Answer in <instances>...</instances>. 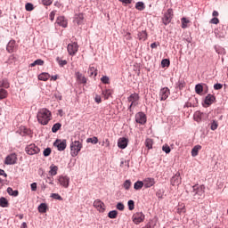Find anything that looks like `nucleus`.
I'll return each instance as SVG.
<instances>
[{"instance_id": "obj_45", "label": "nucleus", "mask_w": 228, "mask_h": 228, "mask_svg": "<svg viewBox=\"0 0 228 228\" xmlns=\"http://www.w3.org/2000/svg\"><path fill=\"white\" fill-rule=\"evenodd\" d=\"M131 180H126L123 183V188H125V190H129L131 188Z\"/></svg>"}, {"instance_id": "obj_55", "label": "nucleus", "mask_w": 228, "mask_h": 228, "mask_svg": "<svg viewBox=\"0 0 228 228\" xmlns=\"http://www.w3.org/2000/svg\"><path fill=\"white\" fill-rule=\"evenodd\" d=\"M95 102H97V104H101L102 102V100L101 99V95L96 94L95 98H94Z\"/></svg>"}, {"instance_id": "obj_30", "label": "nucleus", "mask_w": 228, "mask_h": 228, "mask_svg": "<svg viewBox=\"0 0 228 228\" xmlns=\"http://www.w3.org/2000/svg\"><path fill=\"white\" fill-rule=\"evenodd\" d=\"M38 212L39 213H47V204L45 203H41L38 206Z\"/></svg>"}, {"instance_id": "obj_48", "label": "nucleus", "mask_w": 228, "mask_h": 228, "mask_svg": "<svg viewBox=\"0 0 228 228\" xmlns=\"http://www.w3.org/2000/svg\"><path fill=\"white\" fill-rule=\"evenodd\" d=\"M210 129L212 131H216V129H218V122H216V120H213V122L211 123Z\"/></svg>"}, {"instance_id": "obj_43", "label": "nucleus", "mask_w": 228, "mask_h": 228, "mask_svg": "<svg viewBox=\"0 0 228 228\" xmlns=\"http://www.w3.org/2000/svg\"><path fill=\"white\" fill-rule=\"evenodd\" d=\"M215 49H216V52L217 53V54H225V48L220 47V46H216Z\"/></svg>"}, {"instance_id": "obj_34", "label": "nucleus", "mask_w": 228, "mask_h": 228, "mask_svg": "<svg viewBox=\"0 0 228 228\" xmlns=\"http://www.w3.org/2000/svg\"><path fill=\"white\" fill-rule=\"evenodd\" d=\"M7 193L12 195V197H18L19 196V191H13L12 187L7 188Z\"/></svg>"}, {"instance_id": "obj_49", "label": "nucleus", "mask_w": 228, "mask_h": 228, "mask_svg": "<svg viewBox=\"0 0 228 228\" xmlns=\"http://www.w3.org/2000/svg\"><path fill=\"white\" fill-rule=\"evenodd\" d=\"M0 88H10V83L7 80H3Z\"/></svg>"}, {"instance_id": "obj_15", "label": "nucleus", "mask_w": 228, "mask_h": 228, "mask_svg": "<svg viewBox=\"0 0 228 228\" xmlns=\"http://www.w3.org/2000/svg\"><path fill=\"white\" fill-rule=\"evenodd\" d=\"M58 181L61 186L67 188L69 186V183H70V178H69V176L61 175L59 176Z\"/></svg>"}, {"instance_id": "obj_44", "label": "nucleus", "mask_w": 228, "mask_h": 228, "mask_svg": "<svg viewBox=\"0 0 228 228\" xmlns=\"http://www.w3.org/2000/svg\"><path fill=\"white\" fill-rule=\"evenodd\" d=\"M56 61L58 62L60 67H65V65H67V61L66 60H61V59H60V57L56 58Z\"/></svg>"}, {"instance_id": "obj_18", "label": "nucleus", "mask_w": 228, "mask_h": 228, "mask_svg": "<svg viewBox=\"0 0 228 228\" xmlns=\"http://www.w3.org/2000/svg\"><path fill=\"white\" fill-rule=\"evenodd\" d=\"M84 20H85V14H83V13L75 14L74 22H76V24H77V26H81V24H83Z\"/></svg>"}, {"instance_id": "obj_31", "label": "nucleus", "mask_w": 228, "mask_h": 228, "mask_svg": "<svg viewBox=\"0 0 228 228\" xmlns=\"http://www.w3.org/2000/svg\"><path fill=\"white\" fill-rule=\"evenodd\" d=\"M6 97H8V91L0 87V100L6 99Z\"/></svg>"}, {"instance_id": "obj_29", "label": "nucleus", "mask_w": 228, "mask_h": 228, "mask_svg": "<svg viewBox=\"0 0 228 228\" xmlns=\"http://www.w3.org/2000/svg\"><path fill=\"white\" fill-rule=\"evenodd\" d=\"M195 92L198 94V95L202 94V92H204V86H202V84H198L195 86Z\"/></svg>"}, {"instance_id": "obj_5", "label": "nucleus", "mask_w": 228, "mask_h": 228, "mask_svg": "<svg viewBox=\"0 0 228 228\" xmlns=\"http://www.w3.org/2000/svg\"><path fill=\"white\" fill-rule=\"evenodd\" d=\"M93 206L97 209V211H99V213H104V211H106V206L101 200H95Z\"/></svg>"}, {"instance_id": "obj_9", "label": "nucleus", "mask_w": 228, "mask_h": 228, "mask_svg": "<svg viewBox=\"0 0 228 228\" xmlns=\"http://www.w3.org/2000/svg\"><path fill=\"white\" fill-rule=\"evenodd\" d=\"M135 122L137 124H141L142 126H143V124H146V122H147V116H145V113L138 112L135 115Z\"/></svg>"}, {"instance_id": "obj_39", "label": "nucleus", "mask_w": 228, "mask_h": 228, "mask_svg": "<svg viewBox=\"0 0 228 228\" xmlns=\"http://www.w3.org/2000/svg\"><path fill=\"white\" fill-rule=\"evenodd\" d=\"M0 206L1 208H8V200L6 198H1L0 199Z\"/></svg>"}, {"instance_id": "obj_41", "label": "nucleus", "mask_w": 228, "mask_h": 228, "mask_svg": "<svg viewBox=\"0 0 228 228\" xmlns=\"http://www.w3.org/2000/svg\"><path fill=\"white\" fill-rule=\"evenodd\" d=\"M86 142H87V143H94L95 145V144L98 143L99 139L96 136H94V137H92V138H87Z\"/></svg>"}, {"instance_id": "obj_21", "label": "nucleus", "mask_w": 228, "mask_h": 228, "mask_svg": "<svg viewBox=\"0 0 228 228\" xmlns=\"http://www.w3.org/2000/svg\"><path fill=\"white\" fill-rule=\"evenodd\" d=\"M213 102H215V96L213 94H208L205 98V104H207L208 106H211V104H213Z\"/></svg>"}, {"instance_id": "obj_28", "label": "nucleus", "mask_w": 228, "mask_h": 228, "mask_svg": "<svg viewBox=\"0 0 228 228\" xmlns=\"http://www.w3.org/2000/svg\"><path fill=\"white\" fill-rule=\"evenodd\" d=\"M49 174L50 175H56L58 174V166L51 165Z\"/></svg>"}, {"instance_id": "obj_51", "label": "nucleus", "mask_w": 228, "mask_h": 228, "mask_svg": "<svg viewBox=\"0 0 228 228\" xmlns=\"http://www.w3.org/2000/svg\"><path fill=\"white\" fill-rule=\"evenodd\" d=\"M162 151L166 152V154H170V146L167 144L162 146Z\"/></svg>"}, {"instance_id": "obj_58", "label": "nucleus", "mask_w": 228, "mask_h": 228, "mask_svg": "<svg viewBox=\"0 0 228 228\" xmlns=\"http://www.w3.org/2000/svg\"><path fill=\"white\" fill-rule=\"evenodd\" d=\"M125 206L122 203H118L117 204V209L119 211H124Z\"/></svg>"}, {"instance_id": "obj_2", "label": "nucleus", "mask_w": 228, "mask_h": 228, "mask_svg": "<svg viewBox=\"0 0 228 228\" xmlns=\"http://www.w3.org/2000/svg\"><path fill=\"white\" fill-rule=\"evenodd\" d=\"M81 149H83V143L79 141H74L70 144V154L72 158H76L77 154L81 151Z\"/></svg>"}, {"instance_id": "obj_11", "label": "nucleus", "mask_w": 228, "mask_h": 228, "mask_svg": "<svg viewBox=\"0 0 228 228\" xmlns=\"http://www.w3.org/2000/svg\"><path fill=\"white\" fill-rule=\"evenodd\" d=\"M17 163V154L12 153L5 158V165H15Z\"/></svg>"}, {"instance_id": "obj_53", "label": "nucleus", "mask_w": 228, "mask_h": 228, "mask_svg": "<svg viewBox=\"0 0 228 228\" xmlns=\"http://www.w3.org/2000/svg\"><path fill=\"white\" fill-rule=\"evenodd\" d=\"M51 148H46L44 151H43V154L45 158H47V156H51Z\"/></svg>"}, {"instance_id": "obj_64", "label": "nucleus", "mask_w": 228, "mask_h": 228, "mask_svg": "<svg viewBox=\"0 0 228 228\" xmlns=\"http://www.w3.org/2000/svg\"><path fill=\"white\" fill-rule=\"evenodd\" d=\"M106 145V147H110V139H105L103 142H102V145Z\"/></svg>"}, {"instance_id": "obj_32", "label": "nucleus", "mask_w": 228, "mask_h": 228, "mask_svg": "<svg viewBox=\"0 0 228 228\" xmlns=\"http://www.w3.org/2000/svg\"><path fill=\"white\" fill-rule=\"evenodd\" d=\"M136 10H139V12H143L145 10V4L143 2H137L135 4Z\"/></svg>"}, {"instance_id": "obj_36", "label": "nucleus", "mask_w": 228, "mask_h": 228, "mask_svg": "<svg viewBox=\"0 0 228 228\" xmlns=\"http://www.w3.org/2000/svg\"><path fill=\"white\" fill-rule=\"evenodd\" d=\"M61 129V123H56L52 127V132L53 133H58Z\"/></svg>"}, {"instance_id": "obj_63", "label": "nucleus", "mask_w": 228, "mask_h": 228, "mask_svg": "<svg viewBox=\"0 0 228 228\" xmlns=\"http://www.w3.org/2000/svg\"><path fill=\"white\" fill-rule=\"evenodd\" d=\"M56 15V12L53 11L51 13H50V20H54V17Z\"/></svg>"}, {"instance_id": "obj_47", "label": "nucleus", "mask_w": 228, "mask_h": 228, "mask_svg": "<svg viewBox=\"0 0 228 228\" xmlns=\"http://www.w3.org/2000/svg\"><path fill=\"white\" fill-rule=\"evenodd\" d=\"M25 9L27 12H33V10H35V7L33 6V4L28 3L25 5Z\"/></svg>"}, {"instance_id": "obj_20", "label": "nucleus", "mask_w": 228, "mask_h": 228, "mask_svg": "<svg viewBox=\"0 0 228 228\" xmlns=\"http://www.w3.org/2000/svg\"><path fill=\"white\" fill-rule=\"evenodd\" d=\"M15 40H11L6 46V51L9 53H15Z\"/></svg>"}, {"instance_id": "obj_60", "label": "nucleus", "mask_w": 228, "mask_h": 228, "mask_svg": "<svg viewBox=\"0 0 228 228\" xmlns=\"http://www.w3.org/2000/svg\"><path fill=\"white\" fill-rule=\"evenodd\" d=\"M124 165L127 166V168H129V161L127 160H122L120 162V167H124Z\"/></svg>"}, {"instance_id": "obj_4", "label": "nucleus", "mask_w": 228, "mask_h": 228, "mask_svg": "<svg viewBox=\"0 0 228 228\" xmlns=\"http://www.w3.org/2000/svg\"><path fill=\"white\" fill-rule=\"evenodd\" d=\"M128 102H131L129 106V110L133 108V106H138V101H140V95L136 93L132 94L128 98H127Z\"/></svg>"}, {"instance_id": "obj_27", "label": "nucleus", "mask_w": 228, "mask_h": 228, "mask_svg": "<svg viewBox=\"0 0 228 228\" xmlns=\"http://www.w3.org/2000/svg\"><path fill=\"white\" fill-rule=\"evenodd\" d=\"M87 72L90 77L92 76H94V77H97V69L94 66H90Z\"/></svg>"}, {"instance_id": "obj_16", "label": "nucleus", "mask_w": 228, "mask_h": 228, "mask_svg": "<svg viewBox=\"0 0 228 228\" xmlns=\"http://www.w3.org/2000/svg\"><path fill=\"white\" fill-rule=\"evenodd\" d=\"M127 143H129V140L126 137H120L118 140V147L119 149H126V147H127Z\"/></svg>"}, {"instance_id": "obj_57", "label": "nucleus", "mask_w": 228, "mask_h": 228, "mask_svg": "<svg viewBox=\"0 0 228 228\" xmlns=\"http://www.w3.org/2000/svg\"><path fill=\"white\" fill-rule=\"evenodd\" d=\"M52 197L53 199H56L57 200H62L61 196H60V194H58V193H53Z\"/></svg>"}, {"instance_id": "obj_50", "label": "nucleus", "mask_w": 228, "mask_h": 228, "mask_svg": "<svg viewBox=\"0 0 228 228\" xmlns=\"http://www.w3.org/2000/svg\"><path fill=\"white\" fill-rule=\"evenodd\" d=\"M128 209L129 211L134 209V201L133 200H128Z\"/></svg>"}, {"instance_id": "obj_25", "label": "nucleus", "mask_w": 228, "mask_h": 228, "mask_svg": "<svg viewBox=\"0 0 228 228\" xmlns=\"http://www.w3.org/2000/svg\"><path fill=\"white\" fill-rule=\"evenodd\" d=\"M200 149H202V146H200V145H196L192 148V150H191L192 158L199 156V151H200Z\"/></svg>"}, {"instance_id": "obj_7", "label": "nucleus", "mask_w": 228, "mask_h": 228, "mask_svg": "<svg viewBox=\"0 0 228 228\" xmlns=\"http://www.w3.org/2000/svg\"><path fill=\"white\" fill-rule=\"evenodd\" d=\"M132 220L134 224H136L138 225V224H142V222L145 220V215H143V213L142 212H137L133 215Z\"/></svg>"}, {"instance_id": "obj_54", "label": "nucleus", "mask_w": 228, "mask_h": 228, "mask_svg": "<svg viewBox=\"0 0 228 228\" xmlns=\"http://www.w3.org/2000/svg\"><path fill=\"white\" fill-rule=\"evenodd\" d=\"M44 6H51L53 4V0H42Z\"/></svg>"}, {"instance_id": "obj_42", "label": "nucleus", "mask_w": 228, "mask_h": 228, "mask_svg": "<svg viewBox=\"0 0 228 228\" xmlns=\"http://www.w3.org/2000/svg\"><path fill=\"white\" fill-rule=\"evenodd\" d=\"M37 65H44V61L41 59L36 60L33 63L30 64V67H37Z\"/></svg>"}, {"instance_id": "obj_23", "label": "nucleus", "mask_w": 228, "mask_h": 228, "mask_svg": "<svg viewBox=\"0 0 228 228\" xmlns=\"http://www.w3.org/2000/svg\"><path fill=\"white\" fill-rule=\"evenodd\" d=\"M76 77L77 81H79V83H82L84 85L86 84V77H85V76H83V74H81L80 72L76 73Z\"/></svg>"}, {"instance_id": "obj_26", "label": "nucleus", "mask_w": 228, "mask_h": 228, "mask_svg": "<svg viewBox=\"0 0 228 228\" xmlns=\"http://www.w3.org/2000/svg\"><path fill=\"white\" fill-rule=\"evenodd\" d=\"M49 77H51V75H49V73H41L39 76H38V79L39 81H47L49 79Z\"/></svg>"}, {"instance_id": "obj_46", "label": "nucleus", "mask_w": 228, "mask_h": 228, "mask_svg": "<svg viewBox=\"0 0 228 228\" xmlns=\"http://www.w3.org/2000/svg\"><path fill=\"white\" fill-rule=\"evenodd\" d=\"M161 65H162L163 69H165V67H170V60H168V59L162 60Z\"/></svg>"}, {"instance_id": "obj_8", "label": "nucleus", "mask_w": 228, "mask_h": 228, "mask_svg": "<svg viewBox=\"0 0 228 228\" xmlns=\"http://www.w3.org/2000/svg\"><path fill=\"white\" fill-rule=\"evenodd\" d=\"M78 49L79 45H77V43L76 42L68 45V53L70 56H75Z\"/></svg>"}, {"instance_id": "obj_35", "label": "nucleus", "mask_w": 228, "mask_h": 228, "mask_svg": "<svg viewBox=\"0 0 228 228\" xmlns=\"http://www.w3.org/2000/svg\"><path fill=\"white\" fill-rule=\"evenodd\" d=\"M144 184L143 182L142 181H137L134 183V188L138 191V190H142V188H143Z\"/></svg>"}, {"instance_id": "obj_61", "label": "nucleus", "mask_w": 228, "mask_h": 228, "mask_svg": "<svg viewBox=\"0 0 228 228\" xmlns=\"http://www.w3.org/2000/svg\"><path fill=\"white\" fill-rule=\"evenodd\" d=\"M119 3H123L124 4H131L133 0H119Z\"/></svg>"}, {"instance_id": "obj_59", "label": "nucleus", "mask_w": 228, "mask_h": 228, "mask_svg": "<svg viewBox=\"0 0 228 228\" xmlns=\"http://www.w3.org/2000/svg\"><path fill=\"white\" fill-rule=\"evenodd\" d=\"M215 90H222L224 88V86L222 84H216L214 86Z\"/></svg>"}, {"instance_id": "obj_17", "label": "nucleus", "mask_w": 228, "mask_h": 228, "mask_svg": "<svg viewBox=\"0 0 228 228\" xmlns=\"http://www.w3.org/2000/svg\"><path fill=\"white\" fill-rule=\"evenodd\" d=\"M142 183L145 188H152V186L156 184V180H154V178L148 177V178H145L142 181Z\"/></svg>"}, {"instance_id": "obj_10", "label": "nucleus", "mask_w": 228, "mask_h": 228, "mask_svg": "<svg viewBox=\"0 0 228 228\" xmlns=\"http://www.w3.org/2000/svg\"><path fill=\"white\" fill-rule=\"evenodd\" d=\"M170 183L172 186H179L182 183L181 173L176 172V174L171 178Z\"/></svg>"}, {"instance_id": "obj_6", "label": "nucleus", "mask_w": 228, "mask_h": 228, "mask_svg": "<svg viewBox=\"0 0 228 228\" xmlns=\"http://www.w3.org/2000/svg\"><path fill=\"white\" fill-rule=\"evenodd\" d=\"M26 152L27 154H29V156H33L40 152V148H38V146H36L35 144H29L26 147Z\"/></svg>"}, {"instance_id": "obj_19", "label": "nucleus", "mask_w": 228, "mask_h": 228, "mask_svg": "<svg viewBox=\"0 0 228 228\" xmlns=\"http://www.w3.org/2000/svg\"><path fill=\"white\" fill-rule=\"evenodd\" d=\"M56 24L61 26V28H67L69 22L63 16H59L56 20Z\"/></svg>"}, {"instance_id": "obj_33", "label": "nucleus", "mask_w": 228, "mask_h": 228, "mask_svg": "<svg viewBox=\"0 0 228 228\" xmlns=\"http://www.w3.org/2000/svg\"><path fill=\"white\" fill-rule=\"evenodd\" d=\"M181 22H182V28L186 29V28H188V24H190V20L186 18H182Z\"/></svg>"}, {"instance_id": "obj_40", "label": "nucleus", "mask_w": 228, "mask_h": 228, "mask_svg": "<svg viewBox=\"0 0 228 228\" xmlns=\"http://www.w3.org/2000/svg\"><path fill=\"white\" fill-rule=\"evenodd\" d=\"M201 118H202V112L196 111L194 113V120H196V122H200Z\"/></svg>"}, {"instance_id": "obj_62", "label": "nucleus", "mask_w": 228, "mask_h": 228, "mask_svg": "<svg viewBox=\"0 0 228 228\" xmlns=\"http://www.w3.org/2000/svg\"><path fill=\"white\" fill-rule=\"evenodd\" d=\"M30 188H31L32 191H37V183H31Z\"/></svg>"}, {"instance_id": "obj_37", "label": "nucleus", "mask_w": 228, "mask_h": 228, "mask_svg": "<svg viewBox=\"0 0 228 228\" xmlns=\"http://www.w3.org/2000/svg\"><path fill=\"white\" fill-rule=\"evenodd\" d=\"M109 218L115 219L118 216V212L117 210H111L108 214Z\"/></svg>"}, {"instance_id": "obj_12", "label": "nucleus", "mask_w": 228, "mask_h": 228, "mask_svg": "<svg viewBox=\"0 0 228 228\" xmlns=\"http://www.w3.org/2000/svg\"><path fill=\"white\" fill-rule=\"evenodd\" d=\"M192 190L194 195H199L200 197H202V195H204V190H206V187L204 185H193Z\"/></svg>"}, {"instance_id": "obj_56", "label": "nucleus", "mask_w": 228, "mask_h": 228, "mask_svg": "<svg viewBox=\"0 0 228 228\" xmlns=\"http://www.w3.org/2000/svg\"><path fill=\"white\" fill-rule=\"evenodd\" d=\"M220 23V20H218V18H213L210 20V24H219Z\"/></svg>"}, {"instance_id": "obj_38", "label": "nucleus", "mask_w": 228, "mask_h": 228, "mask_svg": "<svg viewBox=\"0 0 228 228\" xmlns=\"http://www.w3.org/2000/svg\"><path fill=\"white\" fill-rule=\"evenodd\" d=\"M153 143L154 142H153L152 139L148 138L145 140V146L147 147L148 151H150V149H152Z\"/></svg>"}, {"instance_id": "obj_24", "label": "nucleus", "mask_w": 228, "mask_h": 228, "mask_svg": "<svg viewBox=\"0 0 228 228\" xmlns=\"http://www.w3.org/2000/svg\"><path fill=\"white\" fill-rule=\"evenodd\" d=\"M113 94V91L111 89H105L102 91V95L104 97L105 100L110 99L111 97V94Z\"/></svg>"}, {"instance_id": "obj_14", "label": "nucleus", "mask_w": 228, "mask_h": 228, "mask_svg": "<svg viewBox=\"0 0 228 228\" xmlns=\"http://www.w3.org/2000/svg\"><path fill=\"white\" fill-rule=\"evenodd\" d=\"M160 101H167L168 95H170V89L168 87H163L159 92Z\"/></svg>"}, {"instance_id": "obj_13", "label": "nucleus", "mask_w": 228, "mask_h": 228, "mask_svg": "<svg viewBox=\"0 0 228 228\" xmlns=\"http://www.w3.org/2000/svg\"><path fill=\"white\" fill-rule=\"evenodd\" d=\"M53 145L54 147H57L58 151H63L64 149H67V140L61 141L57 139Z\"/></svg>"}, {"instance_id": "obj_22", "label": "nucleus", "mask_w": 228, "mask_h": 228, "mask_svg": "<svg viewBox=\"0 0 228 228\" xmlns=\"http://www.w3.org/2000/svg\"><path fill=\"white\" fill-rule=\"evenodd\" d=\"M137 37H138V40H141V42H145V40H147V37H148L147 31L142 30V31L139 32Z\"/></svg>"}, {"instance_id": "obj_52", "label": "nucleus", "mask_w": 228, "mask_h": 228, "mask_svg": "<svg viewBox=\"0 0 228 228\" xmlns=\"http://www.w3.org/2000/svg\"><path fill=\"white\" fill-rule=\"evenodd\" d=\"M102 83H104V85H110V77H108L107 76L102 77L101 78Z\"/></svg>"}, {"instance_id": "obj_3", "label": "nucleus", "mask_w": 228, "mask_h": 228, "mask_svg": "<svg viewBox=\"0 0 228 228\" xmlns=\"http://www.w3.org/2000/svg\"><path fill=\"white\" fill-rule=\"evenodd\" d=\"M172 17H174V11L172 9H168L162 18L163 24H165V26L170 24V22H172Z\"/></svg>"}, {"instance_id": "obj_1", "label": "nucleus", "mask_w": 228, "mask_h": 228, "mask_svg": "<svg viewBox=\"0 0 228 228\" xmlns=\"http://www.w3.org/2000/svg\"><path fill=\"white\" fill-rule=\"evenodd\" d=\"M52 114L46 108L40 109L37 112V122L42 126H47L49 121H51Z\"/></svg>"}]
</instances>
